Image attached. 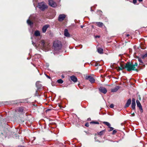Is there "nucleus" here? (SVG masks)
I'll return each mask as SVG.
<instances>
[{"label": "nucleus", "instance_id": "1", "mask_svg": "<svg viewBox=\"0 0 147 147\" xmlns=\"http://www.w3.org/2000/svg\"><path fill=\"white\" fill-rule=\"evenodd\" d=\"M125 68L128 71H130L132 70H136L138 71L137 69L133 65V64L130 62H127L126 63Z\"/></svg>", "mask_w": 147, "mask_h": 147}, {"label": "nucleus", "instance_id": "2", "mask_svg": "<svg viewBox=\"0 0 147 147\" xmlns=\"http://www.w3.org/2000/svg\"><path fill=\"white\" fill-rule=\"evenodd\" d=\"M53 46L55 51H58L61 49L62 45L60 41L57 40L54 42Z\"/></svg>", "mask_w": 147, "mask_h": 147}, {"label": "nucleus", "instance_id": "3", "mask_svg": "<svg viewBox=\"0 0 147 147\" xmlns=\"http://www.w3.org/2000/svg\"><path fill=\"white\" fill-rule=\"evenodd\" d=\"M38 8L42 11H44L47 8V6L43 2L39 3L38 6Z\"/></svg>", "mask_w": 147, "mask_h": 147}, {"label": "nucleus", "instance_id": "4", "mask_svg": "<svg viewBox=\"0 0 147 147\" xmlns=\"http://www.w3.org/2000/svg\"><path fill=\"white\" fill-rule=\"evenodd\" d=\"M86 80H88L91 82V83L94 82L95 81L94 78L90 76H86Z\"/></svg>", "mask_w": 147, "mask_h": 147}, {"label": "nucleus", "instance_id": "5", "mask_svg": "<svg viewBox=\"0 0 147 147\" xmlns=\"http://www.w3.org/2000/svg\"><path fill=\"white\" fill-rule=\"evenodd\" d=\"M66 16L64 14H60L58 18V20L59 21H63L65 18Z\"/></svg>", "mask_w": 147, "mask_h": 147}, {"label": "nucleus", "instance_id": "6", "mask_svg": "<svg viewBox=\"0 0 147 147\" xmlns=\"http://www.w3.org/2000/svg\"><path fill=\"white\" fill-rule=\"evenodd\" d=\"M136 102L137 107H139L141 112L142 113V112L143 111V109L142 108V106L140 102L138 100H137L136 101Z\"/></svg>", "mask_w": 147, "mask_h": 147}, {"label": "nucleus", "instance_id": "7", "mask_svg": "<svg viewBox=\"0 0 147 147\" xmlns=\"http://www.w3.org/2000/svg\"><path fill=\"white\" fill-rule=\"evenodd\" d=\"M49 4L51 6L54 7L57 5L56 3L53 0H49Z\"/></svg>", "mask_w": 147, "mask_h": 147}, {"label": "nucleus", "instance_id": "8", "mask_svg": "<svg viewBox=\"0 0 147 147\" xmlns=\"http://www.w3.org/2000/svg\"><path fill=\"white\" fill-rule=\"evenodd\" d=\"M94 24L99 27H102L103 26H104L105 27V26L101 22H95L94 23Z\"/></svg>", "mask_w": 147, "mask_h": 147}, {"label": "nucleus", "instance_id": "9", "mask_svg": "<svg viewBox=\"0 0 147 147\" xmlns=\"http://www.w3.org/2000/svg\"><path fill=\"white\" fill-rule=\"evenodd\" d=\"M99 90L100 92L104 94H106L107 91L106 89L102 87H100L99 88Z\"/></svg>", "mask_w": 147, "mask_h": 147}, {"label": "nucleus", "instance_id": "10", "mask_svg": "<svg viewBox=\"0 0 147 147\" xmlns=\"http://www.w3.org/2000/svg\"><path fill=\"white\" fill-rule=\"evenodd\" d=\"M49 26L48 25H45L43 26L42 28V31L43 32L45 33L47 29L49 27Z\"/></svg>", "mask_w": 147, "mask_h": 147}, {"label": "nucleus", "instance_id": "11", "mask_svg": "<svg viewBox=\"0 0 147 147\" xmlns=\"http://www.w3.org/2000/svg\"><path fill=\"white\" fill-rule=\"evenodd\" d=\"M71 80L74 82H77L78 79L75 76H73L70 77Z\"/></svg>", "mask_w": 147, "mask_h": 147}, {"label": "nucleus", "instance_id": "12", "mask_svg": "<svg viewBox=\"0 0 147 147\" xmlns=\"http://www.w3.org/2000/svg\"><path fill=\"white\" fill-rule=\"evenodd\" d=\"M131 102V98L129 99L127 101L126 104L125 106V107L126 108L128 107L130 105Z\"/></svg>", "mask_w": 147, "mask_h": 147}, {"label": "nucleus", "instance_id": "13", "mask_svg": "<svg viewBox=\"0 0 147 147\" xmlns=\"http://www.w3.org/2000/svg\"><path fill=\"white\" fill-rule=\"evenodd\" d=\"M64 35L65 36L67 37H69L70 36V34L68 33L67 29L65 30L64 31Z\"/></svg>", "mask_w": 147, "mask_h": 147}, {"label": "nucleus", "instance_id": "14", "mask_svg": "<svg viewBox=\"0 0 147 147\" xmlns=\"http://www.w3.org/2000/svg\"><path fill=\"white\" fill-rule=\"evenodd\" d=\"M119 88V86H116L115 88L112 89L111 90V92H117Z\"/></svg>", "mask_w": 147, "mask_h": 147}, {"label": "nucleus", "instance_id": "15", "mask_svg": "<svg viewBox=\"0 0 147 147\" xmlns=\"http://www.w3.org/2000/svg\"><path fill=\"white\" fill-rule=\"evenodd\" d=\"M97 50L98 52L100 54L103 53V49L102 48L99 47H97Z\"/></svg>", "mask_w": 147, "mask_h": 147}, {"label": "nucleus", "instance_id": "16", "mask_svg": "<svg viewBox=\"0 0 147 147\" xmlns=\"http://www.w3.org/2000/svg\"><path fill=\"white\" fill-rule=\"evenodd\" d=\"M34 35L36 36H39L40 35V32L38 30H36L34 32Z\"/></svg>", "mask_w": 147, "mask_h": 147}, {"label": "nucleus", "instance_id": "17", "mask_svg": "<svg viewBox=\"0 0 147 147\" xmlns=\"http://www.w3.org/2000/svg\"><path fill=\"white\" fill-rule=\"evenodd\" d=\"M117 68V70H122L125 68V67H124L123 66V65L121 64L120 67H118Z\"/></svg>", "mask_w": 147, "mask_h": 147}, {"label": "nucleus", "instance_id": "18", "mask_svg": "<svg viewBox=\"0 0 147 147\" xmlns=\"http://www.w3.org/2000/svg\"><path fill=\"white\" fill-rule=\"evenodd\" d=\"M27 24L30 26H31L33 24V22L31 21L30 19L27 20Z\"/></svg>", "mask_w": 147, "mask_h": 147}, {"label": "nucleus", "instance_id": "19", "mask_svg": "<svg viewBox=\"0 0 147 147\" xmlns=\"http://www.w3.org/2000/svg\"><path fill=\"white\" fill-rule=\"evenodd\" d=\"M135 106H136V103H132L131 105V107L132 109L134 110L135 109Z\"/></svg>", "mask_w": 147, "mask_h": 147}, {"label": "nucleus", "instance_id": "20", "mask_svg": "<svg viewBox=\"0 0 147 147\" xmlns=\"http://www.w3.org/2000/svg\"><path fill=\"white\" fill-rule=\"evenodd\" d=\"M105 130H103L98 133V134L100 136L102 135L105 132Z\"/></svg>", "mask_w": 147, "mask_h": 147}, {"label": "nucleus", "instance_id": "21", "mask_svg": "<svg viewBox=\"0 0 147 147\" xmlns=\"http://www.w3.org/2000/svg\"><path fill=\"white\" fill-rule=\"evenodd\" d=\"M103 123L106 125H107V126H108L109 127H110V126H111V124L110 123H109V122H103Z\"/></svg>", "mask_w": 147, "mask_h": 147}, {"label": "nucleus", "instance_id": "22", "mask_svg": "<svg viewBox=\"0 0 147 147\" xmlns=\"http://www.w3.org/2000/svg\"><path fill=\"white\" fill-rule=\"evenodd\" d=\"M18 111L19 112H22L24 111V109L22 107H20L19 108Z\"/></svg>", "mask_w": 147, "mask_h": 147}, {"label": "nucleus", "instance_id": "23", "mask_svg": "<svg viewBox=\"0 0 147 147\" xmlns=\"http://www.w3.org/2000/svg\"><path fill=\"white\" fill-rule=\"evenodd\" d=\"M142 58L143 59H144L145 57H147V53H145L144 55H142Z\"/></svg>", "mask_w": 147, "mask_h": 147}, {"label": "nucleus", "instance_id": "24", "mask_svg": "<svg viewBox=\"0 0 147 147\" xmlns=\"http://www.w3.org/2000/svg\"><path fill=\"white\" fill-rule=\"evenodd\" d=\"M57 82L59 84H62L63 82V81L61 79H60L57 80Z\"/></svg>", "mask_w": 147, "mask_h": 147}, {"label": "nucleus", "instance_id": "25", "mask_svg": "<svg viewBox=\"0 0 147 147\" xmlns=\"http://www.w3.org/2000/svg\"><path fill=\"white\" fill-rule=\"evenodd\" d=\"M40 43L43 47L45 46V41L44 40H42L41 41Z\"/></svg>", "mask_w": 147, "mask_h": 147}, {"label": "nucleus", "instance_id": "26", "mask_svg": "<svg viewBox=\"0 0 147 147\" xmlns=\"http://www.w3.org/2000/svg\"><path fill=\"white\" fill-rule=\"evenodd\" d=\"M13 138L15 139H18L19 138V136L18 135H14L13 136Z\"/></svg>", "mask_w": 147, "mask_h": 147}, {"label": "nucleus", "instance_id": "27", "mask_svg": "<svg viewBox=\"0 0 147 147\" xmlns=\"http://www.w3.org/2000/svg\"><path fill=\"white\" fill-rule=\"evenodd\" d=\"M138 61L141 63H142L143 62L142 61L141 59L140 58H138Z\"/></svg>", "mask_w": 147, "mask_h": 147}, {"label": "nucleus", "instance_id": "28", "mask_svg": "<svg viewBox=\"0 0 147 147\" xmlns=\"http://www.w3.org/2000/svg\"><path fill=\"white\" fill-rule=\"evenodd\" d=\"M110 128V129L109 130V131H112L113 130L114 128L112 127H111V126H110V127H109Z\"/></svg>", "mask_w": 147, "mask_h": 147}, {"label": "nucleus", "instance_id": "29", "mask_svg": "<svg viewBox=\"0 0 147 147\" xmlns=\"http://www.w3.org/2000/svg\"><path fill=\"white\" fill-rule=\"evenodd\" d=\"M91 123H94L95 124H98L99 123L98 122L93 121L90 122Z\"/></svg>", "mask_w": 147, "mask_h": 147}, {"label": "nucleus", "instance_id": "30", "mask_svg": "<svg viewBox=\"0 0 147 147\" xmlns=\"http://www.w3.org/2000/svg\"><path fill=\"white\" fill-rule=\"evenodd\" d=\"M113 130V131L112 134L113 135H114L115 134V133L117 132V131H116V130Z\"/></svg>", "mask_w": 147, "mask_h": 147}, {"label": "nucleus", "instance_id": "31", "mask_svg": "<svg viewBox=\"0 0 147 147\" xmlns=\"http://www.w3.org/2000/svg\"><path fill=\"white\" fill-rule=\"evenodd\" d=\"M114 107V105L113 104H111L110 106V107L111 108H113Z\"/></svg>", "mask_w": 147, "mask_h": 147}, {"label": "nucleus", "instance_id": "32", "mask_svg": "<svg viewBox=\"0 0 147 147\" xmlns=\"http://www.w3.org/2000/svg\"><path fill=\"white\" fill-rule=\"evenodd\" d=\"M133 65L134 66V67H138V64L137 63H135Z\"/></svg>", "mask_w": 147, "mask_h": 147}, {"label": "nucleus", "instance_id": "33", "mask_svg": "<svg viewBox=\"0 0 147 147\" xmlns=\"http://www.w3.org/2000/svg\"><path fill=\"white\" fill-rule=\"evenodd\" d=\"M132 103H135V99L134 98H133L132 99Z\"/></svg>", "mask_w": 147, "mask_h": 147}, {"label": "nucleus", "instance_id": "34", "mask_svg": "<svg viewBox=\"0 0 147 147\" xmlns=\"http://www.w3.org/2000/svg\"><path fill=\"white\" fill-rule=\"evenodd\" d=\"M137 0H133V3L134 4H136L137 2Z\"/></svg>", "mask_w": 147, "mask_h": 147}, {"label": "nucleus", "instance_id": "35", "mask_svg": "<svg viewBox=\"0 0 147 147\" xmlns=\"http://www.w3.org/2000/svg\"><path fill=\"white\" fill-rule=\"evenodd\" d=\"M85 126L86 127H88L89 126V124L88 123H86Z\"/></svg>", "mask_w": 147, "mask_h": 147}, {"label": "nucleus", "instance_id": "36", "mask_svg": "<svg viewBox=\"0 0 147 147\" xmlns=\"http://www.w3.org/2000/svg\"><path fill=\"white\" fill-rule=\"evenodd\" d=\"M46 76L49 79H50V77L49 76H48L47 75H46Z\"/></svg>", "mask_w": 147, "mask_h": 147}, {"label": "nucleus", "instance_id": "37", "mask_svg": "<svg viewBox=\"0 0 147 147\" xmlns=\"http://www.w3.org/2000/svg\"><path fill=\"white\" fill-rule=\"evenodd\" d=\"M131 115L132 116H134L135 115V114L134 113H131Z\"/></svg>", "mask_w": 147, "mask_h": 147}, {"label": "nucleus", "instance_id": "38", "mask_svg": "<svg viewBox=\"0 0 147 147\" xmlns=\"http://www.w3.org/2000/svg\"><path fill=\"white\" fill-rule=\"evenodd\" d=\"M100 37V36H95V38H97V37H98V38H99Z\"/></svg>", "mask_w": 147, "mask_h": 147}, {"label": "nucleus", "instance_id": "39", "mask_svg": "<svg viewBox=\"0 0 147 147\" xmlns=\"http://www.w3.org/2000/svg\"><path fill=\"white\" fill-rule=\"evenodd\" d=\"M51 110L50 109H47V110H46V111H50Z\"/></svg>", "mask_w": 147, "mask_h": 147}, {"label": "nucleus", "instance_id": "40", "mask_svg": "<svg viewBox=\"0 0 147 147\" xmlns=\"http://www.w3.org/2000/svg\"><path fill=\"white\" fill-rule=\"evenodd\" d=\"M129 36V34H127L126 35V36H127V37H128V36Z\"/></svg>", "mask_w": 147, "mask_h": 147}, {"label": "nucleus", "instance_id": "41", "mask_svg": "<svg viewBox=\"0 0 147 147\" xmlns=\"http://www.w3.org/2000/svg\"><path fill=\"white\" fill-rule=\"evenodd\" d=\"M140 2H141L143 0H138Z\"/></svg>", "mask_w": 147, "mask_h": 147}, {"label": "nucleus", "instance_id": "42", "mask_svg": "<svg viewBox=\"0 0 147 147\" xmlns=\"http://www.w3.org/2000/svg\"><path fill=\"white\" fill-rule=\"evenodd\" d=\"M83 26H81V28H82L83 27Z\"/></svg>", "mask_w": 147, "mask_h": 147}, {"label": "nucleus", "instance_id": "43", "mask_svg": "<svg viewBox=\"0 0 147 147\" xmlns=\"http://www.w3.org/2000/svg\"><path fill=\"white\" fill-rule=\"evenodd\" d=\"M139 100H141V98H140H140H139Z\"/></svg>", "mask_w": 147, "mask_h": 147}, {"label": "nucleus", "instance_id": "44", "mask_svg": "<svg viewBox=\"0 0 147 147\" xmlns=\"http://www.w3.org/2000/svg\"><path fill=\"white\" fill-rule=\"evenodd\" d=\"M38 90H42V88H38Z\"/></svg>", "mask_w": 147, "mask_h": 147}, {"label": "nucleus", "instance_id": "45", "mask_svg": "<svg viewBox=\"0 0 147 147\" xmlns=\"http://www.w3.org/2000/svg\"><path fill=\"white\" fill-rule=\"evenodd\" d=\"M33 1H36V0H33Z\"/></svg>", "mask_w": 147, "mask_h": 147}]
</instances>
